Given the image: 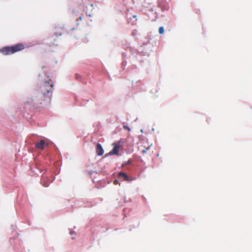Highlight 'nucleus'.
<instances>
[{"mask_svg": "<svg viewBox=\"0 0 252 252\" xmlns=\"http://www.w3.org/2000/svg\"><path fill=\"white\" fill-rule=\"evenodd\" d=\"M53 83L48 77L32 92L27 102L35 108L46 106L50 103L52 96Z\"/></svg>", "mask_w": 252, "mask_h": 252, "instance_id": "obj_1", "label": "nucleus"}, {"mask_svg": "<svg viewBox=\"0 0 252 252\" xmlns=\"http://www.w3.org/2000/svg\"><path fill=\"white\" fill-rule=\"evenodd\" d=\"M25 48L23 43H18L11 46H5L0 49V52L4 55H9L21 51Z\"/></svg>", "mask_w": 252, "mask_h": 252, "instance_id": "obj_2", "label": "nucleus"}, {"mask_svg": "<svg viewBox=\"0 0 252 252\" xmlns=\"http://www.w3.org/2000/svg\"><path fill=\"white\" fill-rule=\"evenodd\" d=\"M113 145L114 146V147L113 149L108 154V155H118L120 147V145L118 143H113Z\"/></svg>", "mask_w": 252, "mask_h": 252, "instance_id": "obj_3", "label": "nucleus"}, {"mask_svg": "<svg viewBox=\"0 0 252 252\" xmlns=\"http://www.w3.org/2000/svg\"><path fill=\"white\" fill-rule=\"evenodd\" d=\"M96 152L98 156H102L104 154V151L100 144L98 143L96 145Z\"/></svg>", "mask_w": 252, "mask_h": 252, "instance_id": "obj_4", "label": "nucleus"}, {"mask_svg": "<svg viewBox=\"0 0 252 252\" xmlns=\"http://www.w3.org/2000/svg\"><path fill=\"white\" fill-rule=\"evenodd\" d=\"M46 145L45 141L44 140H41L39 142L37 143L35 145V147L40 150H43Z\"/></svg>", "mask_w": 252, "mask_h": 252, "instance_id": "obj_5", "label": "nucleus"}, {"mask_svg": "<svg viewBox=\"0 0 252 252\" xmlns=\"http://www.w3.org/2000/svg\"><path fill=\"white\" fill-rule=\"evenodd\" d=\"M118 177L119 178H123L125 181H128V176L124 172H120L118 174Z\"/></svg>", "mask_w": 252, "mask_h": 252, "instance_id": "obj_6", "label": "nucleus"}, {"mask_svg": "<svg viewBox=\"0 0 252 252\" xmlns=\"http://www.w3.org/2000/svg\"><path fill=\"white\" fill-rule=\"evenodd\" d=\"M152 144H151L150 146H148L147 147H146L145 146H144V149L142 150L141 152L143 154H146L147 151H149L150 149V147Z\"/></svg>", "mask_w": 252, "mask_h": 252, "instance_id": "obj_7", "label": "nucleus"}, {"mask_svg": "<svg viewBox=\"0 0 252 252\" xmlns=\"http://www.w3.org/2000/svg\"><path fill=\"white\" fill-rule=\"evenodd\" d=\"M41 182L42 183L43 186L45 187H47L49 186V183L48 182H45L44 181V177L42 178L41 180Z\"/></svg>", "mask_w": 252, "mask_h": 252, "instance_id": "obj_8", "label": "nucleus"}, {"mask_svg": "<svg viewBox=\"0 0 252 252\" xmlns=\"http://www.w3.org/2000/svg\"><path fill=\"white\" fill-rule=\"evenodd\" d=\"M158 32H159V33L160 34H163V33L164 32V28L163 27H159V29H158Z\"/></svg>", "mask_w": 252, "mask_h": 252, "instance_id": "obj_9", "label": "nucleus"}, {"mask_svg": "<svg viewBox=\"0 0 252 252\" xmlns=\"http://www.w3.org/2000/svg\"><path fill=\"white\" fill-rule=\"evenodd\" d=\"M123 127L124 129H127L128 131H130V128L127 126H123Z\"/></svg>", "mask_w": 252, "mask_h": 252, "instance_id": "obj_10", "label": "nucleus"}, {"mask_svg": "<svg viewBox=\"0 0 252 252\" xmlns=\"http://www.w3.org/2000/svg\"><path fill=\"white\" fill-rule=\"evenodd\" d=\"M86 15H87V16H88L89 17H92L93 15V13H88V12H86Z\"/></svg>", "mask_w": 252, "mask_h": 252, "instance_id": "obj_11", "label": "nucleus"}, {"mask_svg": "<svg viewBox=\"0 0 252 252\" xmlns=\"http://www.w3.org/2000/svg\"><path fill=\"white\" fill-rule=\"evenodd\" d=\"M75 76H76V79H79V78H80V77H81V76H80L79 75H78V74H76Z\"/></svg>", "mask_w": 252, "mask_h": 252, "instance_id": "obj_12", "label": "nucleus"}, {"mask_svg": "<svg viewBox=\"0 0 252 252\" xmlns=\"http://www.w3.org/2000/svg\"><path fill=\"white\" fill-rule=\"evenodd\" d=\"M62 35L61 33H60L59 34H57V33H56L55 35L58 37L59 35L60 36Z\"/></svg>", "mask_w": 252, "mask_h": 252, "instance_id": "obj_13", "label": "nucleus"}, {"mask_svg": "<svg viewBox=\"0 0 252 252\" xmlns=\"http://www.w3.org/2000/svg\"><path fill=\"white\" fill-rule=\"evenodd\" d=\"M118 180H115L114 181V184L115 185H116V184H117V183H118Z\"/></svg>", "mask_w": 252, "mask_h": 252, "instance_id": "obj_14", "label": "nucleus"}, {"mask_svg": "<svg viewBox=\"0 0 252 252\" xmlns=\"http://www.w3.org/2000/svg\"><path fill=\"white\" fill-rule=\"evenodd\" d=\"M79 20H80V21H81V20H82V16H80V17H79Z\"/></svg>", "mask_w": 252, "mask_h": 252, "instance_id": "obj_15", "label": "nucleus"}, {"mask_svg": "<svg viewBox=\"0 0 252 252\" xmlns=\"http://www.w3.org/2000/svg\"><path fill=\"white\" fill-rule=\"evenodd\" d=\"M133 18H136V15H133Z\"/></svg>", "mask_w": 252, "mask_h": 252, "instance_id": "obj_16", "label": "nucleus"}, {"mask_svg": "<svg viewBox=\"0 0 252 252\" xmlns=\"http://www.w3.org/2000/svg\"><path fill=\"white\" fill-rule=\"evenodd\" d=\"M73 233H74V232H70V234H71V235L73 234Z\"/></svg>", "mask_w": 252, "mask_h": 252, "instance_id": "obj_17", "label": "nucleus"}, {"mask_svg": "<svg viewBox=\"0 0 252 252\" xmlns=\"http://www.w3.org/2000/svg\"><path fill=\"white\" fill-rule=\"evenodd\" d=\"M132 34L134 35V34H135V33H132Z\"/></svg>", "mask_w": 252, "mask_h": 252, "instance_id": "obj_18", "label": "nucleus"}, {"mask_svg": "<svg viewBox=\"0 0 252 252\" xmlns=\"http://www.w3.org/2000/svg\"><path fill=\"white\" fill-rule=\"evenodd\" d=\"M132 34L134 35V34H135V33H132Z\"/></svg>", "mask_w": 252, "mask_h": 252, "instance_id": "obj_19", "label": "nucleus"}]
</instances>
